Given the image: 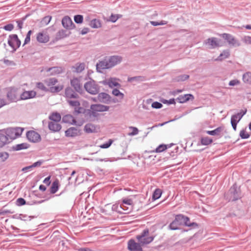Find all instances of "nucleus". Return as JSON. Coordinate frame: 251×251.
Segmentation results:
<instances>
[{
	"label": "nucleus",
	"instance_id": "obj_51",
	"mask_svg": "<svg viewBox=\"0 0 251 251\" xmlns=\"http://www.w3.org/2000/svg\"><path fill=\"white\" fill-rule=\"evenodd\" d=\"M36 87L37 88L42 91H44L45 92H49V89L46 88V87H45V86L42 82H37L36 83Z\"/></svg>",
	"mask_w": 251,
	"mask_h": 251
},
{
	"label": "nucleus",
	"instance_id": "obj_52",
	"mask_svg": "<svg viewBox=\"0 0 251 251\" xmlns=\"http://www.w3.org/2000/svg\"><path fill=\"white\" fill-rule=\"evenodd\" d=\"M240 137L243 139H248L250 137V135L247 133L245 129H242L240 131Z\"/></svg>",
	"mask_w": 251,
	"mask_h": 251
},
{
	"label": "nucleus",
	"instance_id": "obj_18",
	"mask_svg": "<svg viewBox=\"0 0 251 251\" xmlns=\"http://www.w3.org/2000/svg\"><path fill=\"white\" fill-rule=\"evenodd\" d=\"M70 84L72 88L73 87L76 92L80 94L82 93V87L80 84V80L78 78L75 77L71 79Z\"/></svg>",
	"mask_w": 251,
	"mask_h": 251
},
{
	"label": "nucleus",
	"instance_id": "obj_24",
	"mask_svg": "<svg viewBox=\"0 0 251 251\" xmlns=\"http://www.w3.org/2000/svg\"><path fill=\"white\" fill-rule=\"evenodd\" d=\"M48 127L50 130L55 132L59 131L62 126L61 125L57 123V122H49L48 123Z\"/></svg>",
	"mask_w": 251,
	"mask_h": 251
},
{
	"label": "nucleus",
	"instance_id": "obj_22",
	"mask_svg": "<svg viewBox=\"0 0 251 251\" xmlns=\"http://www.w3.org/2000/svg\"><path fill=\"white\" fill-rule=\"evenodd\" d=\"M133 204V201L131 199L128 198H125L122 200V202L120 204V207L124 211H127L126 213H129L130 210L128 209V207L126 206V205H132Z\"/></svg>",
	"mask_w": 251,
	"mask_h": 251
},
{
	"label": "nucleus",
	"instance_id": "obj_49",
	"mask_svg": "<svg viewBox=\"0 0 251 251\" xmlns=\"http://www.w3.org/2000/svg\"><path fill=\"white\" fill-rule=\"evenodd\" d=\"M9 154L7 152H0V158L2 162H4L9 157Z\"/></svg>",
	"mask_w": 251,
	"mask_h": 251
},
{
	"label": "nucleus",
	"instance_id": "obj_45",
	"mask_svg": "<svg viewBox=\"0 0 251 251\" xmlns=\"http://www.w3.org/2000/svg\"><path fill=\"white\" fill-rule=\"evenodd\" d=\"M75 22L77 24H81L83 22V16L82 15H76L74 17Z\"/></svg>",
	"mask_w": 251,
	"mask_h": 251
},
{
	"label": "nucleus",
	"instance_id": "obj_41",
	"mask_svg": "<svg viewBox=\"0 0 251 251\" xmlns=\"http://www.w3.org/2000/svg\"><path fill=\"white\" fill-rule=\"evenodd\" d=\"M63 88V85H58L56 86H51L49 89V92L51 93H57L62 90Z\"/></svg>",
	"mask_w": 251,
	"mask_h": 251
},
{
	"label": "nucleus",
	"instance_id": "obj_21",
	"mask_svg": "<svg viewBox=\"0 0 251 251\" xmlns=\"http://www.w3.org/2000/svg\"><path fill=\"white\" fill-rule=\"evenodd\" d=\"M36 92L32 91H24L20 95V99L21 100H25L35 97Z\"/></svg>",
	"mask_w": 251,
	"mask_h": 251
},
{
	"label": "nucleus",
	"instance_id": "obj_11",
	"mask_svg": "<svg viewBox=\"0 0 251 251\" xmlns=\"http://www.w3.org/2000/svg\"><path fill=\"white\" fill-rule=\"evenodd\" d=\"M26 136L27 139L32 143H38L41 140L40 135L34 130L28 131L26 133Z\"/></svg>",
	"mask_w": 251,
	"mask_h": 251
},
{
	"label": "nucleus",
	"instance_id": "obj_56",
	"mask_svg": "<svg viewBox=\"0 0 251 251\" xmlns=\"http://www.w3.org/2000/svg\"><path fill=\"white\" fill-rule=\"evenodd\" d=\"M51 19V16H47L44 17L41 21L43 25H47L50 22Z\"/></svg>",
	"mask_w": 251,
	"mask_h": 251
},
{
	"label": "nucleus",
	"instance_id": "obj_10",
	"mask_svg": "<svg viewBox=\"0 0 251 251\" xmlns=\"http://www.w3.org/2000/svg\"><path fill=\"white\" fill-rule=\"evenodd\" d=\"M106 57L109 69L120 64L123 59L122 57L119 55H112L109 57Z\"/></svg>",
	"mask_w": 251,
	"mask_h": 251
},
{
	"label": "nucleus",
	"instance_id": "obj_13",
	"mask_svg": "<svg viewBox=\"0 0 251 251\" xmlns=\"http://www.w3.org/2000/svg\"><path fill=\"white\" fill-rule=\"evenodd\" d=\"M6 97L10 102H16L20 100L18 98L17 89L14 87H11L9 89L7 93Z\"/></svg>",
	"mask_w": 251,
	"mask_h": 251
},
{
	"label": "nucleus",
	"instance_id": "obj_33",
	"mask_svg": "<svg viewBox=\"0 0 251 251\" xmlns=\"http://www.w3.org/2000/svg\"><path fill=\"white\" fill-rule=\"evenodd\" d=\"M88 25L93 28H98L101 27L100 21L97 19L91 20L88 23Z\"/></svg>",
	"mask_w": 251,
	"mask_h": 251
},
{
	"label": "nucleus",
	"instance_id": "obj_50",
	"mask_svg": "<svg viewBox=\"0 0 251 251\" xmlns=\"http://www.w3.org/2000/svg\"><path fill=\"white\" fill-rule=\"evenodd\" d=\"M85 65L84 63H82L79 64H76L75 70L76 73H80L84 70Z\"/></svg>",
	"mask_w": 251,
	"mask_h": 251
},
{
	"label": "nucleus",
	"instance_id": "obj_47",
	"mask_svg": "<svg viewBox=\"0 0 251 251\" xmlns=\"http://www.w3.org/2000/svg\"><path fill=\"white\" fill-rule=\"evenodd\" d=\"M247 109H246L245 110H242L240 112L237 113V114L233 115V116H235L237 120H238L239 121L241 120L244 115H245L247 113Z\"/></svg>",
	"mask_w": 251,
	"mask_h": 251
},
{
	"label": "nucleus",
	"instance_id": "obj_8",
	"mask_svg": "<svg viewBox=\"0 0 251 251\" xmlns=\"http://www.w3.org/2000/svg\"><path fill=\"white\" fill-rule=\"evenodd\" d=\"M97 99L99 100V102L105 103L109 104L111 102H116V99H112L111 97L106 93L101 92L98 93Z\"/></svg>",
	"mask_w": 251,
	"mask_h": 251
},
{
	"label": "nucleus",
	"instance_id": "obj_55",
	"mask_svg": "<svg viewBox=\"0 0 251 251\" xmlns=\"http://www.w3.org/2000/svg\"><path fill=\"white\" fill-rule=\"evenodd\" d=\"M19 217H18L17 219H19L21 220L23 219V218H29V221H31V220L32 219L37 217V216H27V215L23 214H19Z\"/></svg>",
	"mask_w": 251,
	"mask_h": 251
},
{
	"label": "nucleus",
	"instance_id": "obj_26",
	"mask_svg": "<svg viewBox=\"0 0 251 251\" xmlns=\"http://www.w3.org/2000/svg\"><path fill=\"white\" fill-rule=\"evenodd\" d=\"M36 39L37 41L39 43H46L49 41V37L43 32H39L37 34Z\"/></svg>",
	"mask_w": 251,
	"mask_h": 251
},
{
	"label": "nucleus",
	"instance_id": "obj_7",
	"mask_svg": "<svg viewBox=\"0 0 251 251\" xmlns=\"http://www.w3.org/2000/svg\"><path fill=\"white\" fill-rule=\"evenodd\" d=\"M7 43L12 48L13 53L20 47L21 41L17 34H11L9 35Z\"/></svg>",
	"mask_w": 251,
	"mask_h": 251
},
{
	"label": "nucleus",
	"instance_id": "obj_40",
	"mask_svg": "<svg viewBox=\"0 0 251 251\" xmlns=\"http://www.w3.org/2000/svg\"><path fill=\"white\" fill-rule=\"evenodd\" d=\"M57 82H58L57 79L54 77L49 78L45 80V83L48 86H53V85H55Z\"/></svg>",
	"mask_w": 251,
	"mask_h": 251
},
{
	"label": "nucleus",
	"instance_id": "obj_20",
	"mask_svg": "<svg viewBox=\"0 0 251 251\" xmlns=\"http://www.w3.org/2000/svg\"><path fill=\"white\" fill-rule=\"evenodd\" d=\"M109 69L106 60V57H105L102 60L99 61L96 64V70L98 72L101 73L102 70Z\"/></svg>",
	"mask_w": 251,
	"mask_h": 251
},
{
	"label": "nucleus",
	"instance_id": "obj_28",
	"mask_svg": "<svg viewBox=\"0 0 251 251\" xmlns=\"http://www.w3.org/2000/svg\"><path fill=\"white\" fill-rule=\"evenodd\" d=\"M43 162V161L42 160H38V161L34 162L31 165L24 167L22 169V171L26 172L27 171H29L30 170H31V169H32L33 168L40 167L42 164Z\"/></svg>",
	"mask_w": 251,
	"mask_h": 251
},
{
	"label": "nucleus",
	"instance_id": "obj_29",
	"mask_svg": "<svg viewBox=\"0 0 251 251\" xmlns=\"http://www.w3.org/2000/svg\"><path fill=\"white\" fill-rule=\"evenodd\" d=\"M67 31L64 29L59 30L56 34L55 40L58 41L63 39L69 35V34H67Z\"/></svg>",
	"mask_w": 251,
	"mask_h": 251
},
{
	"label": "nucleus",
	"instance_id": "obj_57",
	"mask_svg": "<svg viewBox=\"0 0 251 251\" xmlns=\"http://www.w3.org/2000/svg\"><path fill=\"white\" fill-rule=\"evenodd\" d=\"M242 41L246 44L251 45V36H245L242 38Z\"/></svg>",
	"mask_w": 251,
	"mask_h": 251
},
{
	"label": "nucleus",
	"instance_id": "obj_30",
	"mask_svg": "<svg viewBox=\"0 0 251 251\" xmlns=\"http://www.w3.org/2000/svg\"><path fill=\"white\" fill-rule=\"evenodd\" d=\"M184 226L190 227V229H195L198 228L199 225L196 222H191L190 218L186 217L185 218V222L184 223Z\"/></svg>",
	"mask_w": 251,
	"mask_h": 251
},
{
	"label": "nucleus",
	"instance_id": "obj_3",
	"mask_svg": "<svg viewBox=\"0 0 251 251\" xmlns=\"http://www.w3.org/2000/svg\"><path fill=\"white\" fill-rule=\"evenodd\" d=\"M109 109V106L101 104H92L90 105V109H85L82 107L78 109L79 114H83L85 118L91 120L92 118H95L98 117V112L107 111Z\"/></svg>",
	"mask_w": 251,
	"mask_h": 251
},
{
	"label": "nucleus",
	"instance_id": "obj_14",
	"mask_svg": "<svg viewBox=\"0 0 251 251\" xmlns=\"http://www.w3.org/2000/svg\"><path fill=\"white\" fill-rule=\"evenodd\" d=\"M24 129L21 127L11 128L7 129V132L10 135L11 141L20 136L23 131Z\"/></svg>",
	"mask_w": 251,
	"mask_h": 251
},
{
	"label": "nucleus",
	"instance_id": "obj_4",
	"mask_svg": "<svg viewBox=\"0 0 251 251\" xmlns=\"http://www.w3.org/2000/svg\"><path fill=\"white\" fill-rule=\"evenodd\" d=\"M225 199L228 201H236L241 198V191L240 188L234 183L229 189L228 191L225 194Z\"/></svg>",
	"mask_w": 251,
	"mask_h": 251
},
{
	"label": "nucleus",
	"instance_id": "obj_27",
	"mask_svg": "<svg viewBox=\"0 0 251 251\" xmlns=\"http://www.w3.org/2000/svg\"><path fill=\"white\" fill-rule=\"evenodd\" d=\"M230 56V51L229 50H224L222 52L220 53L219 56L215 59L216 61H222L225 59L228 58Z\"/></svg>",
	"mask_w": 251,
	"mask_h": 251
},
{
	"label": "nucleus",
	"instance_id": "obj_62",
	"mask_svg": "<svg viewBox=\"0 0 251 251\" xmlns=\"http://www.w3.org/2000/svg\"><path fill=\"white\" fill-rule=\"evenodd\" d=\"M66 241H68V240H61L59 243V245L61 246L63 248V250L65 251L69 249V247L66 245Z\"/></svg>",
	"mask_w": 251,
	"mask_h": 251
},
{
	"label": "nucleus",
	"instance_id": "obj_19",
	"mask_svg": "<svg viewBox=\"0 0 251 251\" xmlns=\"http://www.w3.org/2000/svg\"><path fill=\"white\" fill-rule=\"evenodd\" d=\"M80 130L75 127H71L65 131V135L66 137L74 138L79 136Z\"/></svg>",
	"mask_w": 251,
	"mask_h": 251
},
{
	"label": "nucleus",
	"instance_id": "obj_17",
	"mask_svg": "<svg viewBox=\"0 0 251 251\" xmlns=\"http://www.w3.org/2000/svg\"><path fill=\"white\" fill-rule=\"evenodd\" d=\"M220 41H221V40L218 38L211 37L205 40L204 43L206 45H209L210 49H215L217 47L222 46V45H220Z\"/></svg>",
	"mask_w": 251,
	"mask_h": 251
},
{
	"label": "nucleus",
	"instance_id": "obj_64",
	"mask_svg": "<svg viewBox=\"0 0 251 251\" xmlns=\"http://www.w3.org/2000/svg\"><path fill=\"white\" fill-rule=\"evenodd\" d=\"M50 178V176H49L48 177H46L43 180V183L46 184L47 186H49L51 183Z\"/></svg>",
	"mask_w": 251,
	"mask_h": 251
},
{
	"label": "nucleus",
	"instance_id": "obj_59",
	"mask_svg": "<svg viewBox=\"0 0 251 251\" xmlns=\"http://www.w3.org/2000/svg\"><path fill=\"white\" fill-rule=\"evenodd\" d=\"M129 128L132 129V131L130 133H129L128 135L134 136V135L138 134V133L139 132V130L137 127H133V126H130Z\"/></svg>",
	"mask_w": 251,
	"mask_h": 251
},
{
	"label": "nucleus",
	"instance_id": "obj_43",
	"mask_svg": "<svg viewBox=\"0 0 251 251\" xmlns=\"http://www.w3.org/2000/svg\"><path fill=\"white\" fill-rule=\"evenodd\" d=\"M25 204H27L28 205H31V204H30L29 202H27L26 203L25 200L22 198H18L16 201V205L18 206H21L25 205Z\"/></svg>",
	"mask_w": 251,
	"mask_h": 251
},
{
	"label": "nucleus",
	"instance_id": "obj_58",
	"mask_svg": "<svg viewBox=\"0 0 251 251\" xmlns=\"http://www.w3.org/2000/svg\"><path fill=\"white\" fill-rule=\"evenodd\" d=\"M27 16V15H26L24 18H22L21 20H18L16 21V23H17L19 29H21L23 28L24 21L25 20Z\"/></svg>",
	"mask_w": 251,
	"mask_h": 251
},
{
	"label": "nucleus",
	"instance_id": "obj_63",
	"mask_svg": "<svg viewBox=\"0 0 251 251\" xmlns=\"http://www.w3.org/2000/svg\"><path fill=\"white\" fill-rule=\"evenodd\" d=\"M240 83V81L237 79H233L229 81L228 85L231 86H233L238 85Z\"/></svg>",
	"mask_w": 251,
	"mask_h": 251
},
{
	"label": "nucleus",
	"instance_id": "obj_32",
	"mask_svg": "<svg viewBox=\"0 0 251 251\" xmlns=\"http://www.w3.org/2000/svg\"><path fill=\"white\" fill-rule=\"evenodd\" d=\"M29 147V145L26 143H23L13 146L12 148L13 151H20L22 150L27 149Z\"/></svg>",
	"mask_w": 251,
	"mask_h": 251
},
{
	"label": "nucleus",
	"instance_id": "obj_39",
	"mask_svg": "<svg viewBox=\"0 0 251 251\" xmlns=\"http://www.w3.org/2000/svg\"><path fill=\"white\" fill-rule=\"evenodd\" d=\"M162 195V191L160 189H156L153 192L152 199L153 201L158 199Z\"/></svg>",
	"mask_w": 251,
	"mask_h": 251
},
{
	"label": "nucleus",
	"instance_id": "obj_5",
	"mask_svg": "<svg viewBox=\"0 0 251 251\" xmlns=\"http://www.w3.org/2000/svg\"><path fill=\"white\" fill-rule=\"evenodd\" d=\"M84 88L85 90L90 94H98L100 90V86L96 83V82L92 79H90L89 81L84 84Z\"/></svg>",
	"mask_w": 251,
	"mask_h": 251
},
{
	"label": "nucleus",
	"instance_id": "obj_38",
	"mask_svg": "<svg viewBox=\"0 0 251 251\" xmlns=\"http://www.w3.org/2000/svg\"><path fill=\"white\" fill-rule=\"evenodd\" d=\"M213 140L208 137H201V145L207 146L212 143Z\"/></svg>",
	"mask_w": 251,
	"mask_h": 251
},
{
	"label": "nucleus",
	"instance_id": "obj_23",
	"mask_svg": "<svg viewBox=\"0 0 251 251\" xmlns=\"http://www.w3.org/2000/svg\"><path fill=\"white\" fill-rule=\"evenodd\" d=\"M224 129V127L223 126H219L213 130H206L205 132L210 135L220 136V137H221L223 135V134H221V133Z\"/></svg>",
	"mask_w": 251,
	"mask_h": 251
},
{
	"label": "nucleus",
	"instance_id": "obj_15",
	"mask_svg": "<svg viewBox=\"0 0 251 251\" xmlns=\"http://www.w3.org/2000/svg\"><path fill=\"white\" fill-rule=\"evenodd\" d=\"M194 99V96L191 94L180 95L176 99H174V105L176 104V102L181 103L187 102L190 100H193Z\"/></svg>",
	"mask_w": 251,
	"mask_h": 251
},
{
	"label": "nucleus",
	"instance_id": "obj_16",
	"mask_svg": "<svg viewBox=\"0 0 251 251\" xmlns=\"http://www.w3.org/2000/svg\"><path fill=\"white\" fill-rule=\"evenodd\" d=\"M12 141L10 139V135L6 132L0 131V148L3 147L5 145Z\"/></svg>",
	"mask_w": 251,
	"mask_h": 251
},
{
	"label": "nucleus",
	"instance_id": "obj_2",
	"mask_svg": "<svg viewBox=\"0 0 251 251\" xmlns=\"http://www.w3.org/2000/svg\"><path fill=\"white\" fill-rule=\"evenodd\" d=\"M72 87L68 86L65 89V97L66 100L70 107H73L74 110L73 112L74 115L79 114L78 109L82 108L80 106V102L77 99L79 98V96Z\"/></svg>",
	"mask_w": 251,
	"mask_h": 251
},
{
	"label": "nucleus",
	"instance_id": "obj_42",
	"mask_svg": "<svg viewBox=\"0 0 251 251\" xmlns=\"http://www.w3.org/2000/svg\"><path fill=\"white\" fill-rule=\"evenodd\" d=\"M145 80V76H136L131 77H128L127 79V81L128 82H132L133 81H143Z\"/></svg>",
	"mask_w": 251,
	"mask_h": 251
},
{
	"label": "nucleus",
	"instance_id": "obj_54",
	"mask_svg": "<svg viewBox=\"0 0 251 251\" xmlns=\"http://www.w3.org/2000/svg\"><path fill=\"white\" fill-rule=\"evenodd\" d=\"M113 143V140L109 139L108 142L101 145L100 147L101 149H107Z\"/></svg>",
	"mask_w": 251,
	"mask_h": 251
},
{
	"label": "nucleus",
	"instance_id": "obj_46",
	"mask_svg": "<svg viewBox=\"0 0 251 251\" xmlns=\"http://www.w3.org/2000/svg\"><path fill=\"white\" fill-rule=\"evenodd\" d=\"M112 94L115 96L119 97L120 99H123L124 98V94L117 88H115L112 90Z\"/></svg>",
	"mask_w": 251,
	"mask_h": 251
},
{
	"label": "nucleus",
	"instance_id": "obj_35",
	"mask_svg": "<svg viewBox=\"0 0 251 251\" xmlns=\"http://www.w3.org/2000/svg\"><path fill=\"white\" fill-rule=\"evenodd\" d=\"M242 79L244 82L251 84V72H247L244 74Z\"/></svg>",
	"mask_w": 251,
	"mask_h": 251
},
{
	"label": "nucleus",
	"instance_id": "obj_36",
	"mask_svg": "<svg viewBox=\"0 0 251 251\" xmlns=\"http://www.w3.org/2000/svg\"><path fill=\"white\" fill-rule=\"evenodd\" d=\"M84 130L86 132L90 133L95 132V126L92 124H86L84 126Z\"/></svg>",
	"mask_w": 251,
	"mask_h": 251
},
{
	"label": "nucleus",
	"instance_id": "obj_48",
	"mask_svg": "<svg viewBox=\"0 0 251 251\" xmlns=\"http://www.w3.org/2000/svg\"><path fill=\"white\" fill-rule=\"evenodd\" d=\"M122 15L120 14H112L111 16L109 17V21L111 22L112 23L116 22L118 19L122 17Z\"/></svg>",
	"mask_w": 251,
	"mask_h": 251
},
{
	"label": "nucleus",
	"instance_id": "obj_12",
	"mask_svg": "<svg viewBox=\"0 0 251 251\" xmlns=\"http://www.w3.org/2000/svg\"><path fill=\"white\" fill-rule=\"evenodd\" d=\"M61 23L63 27L68 30L74 29L76 27L69 16H64L62 19Z\"/></svg>",
	"mask_w": 251,
	"mask_h": 251
},
{
	"label": "nucleus",
	"instance_id": "obj_34",
	"mask_svg": "<svg viewBox=\"0 0 251 251\" xmlns=\"http://www.w3.org/2000/svg\"><path fill=\"white\" fill-rule=\"evenodd\" d=\"M49 119L51 122H59L61 119L60 114L58 112H53L50 116Z\"/></svg>",
	"mask_w": 251,
	"mask_h": 251
},
{
	"label": "nucleus",
	"instance_id": "obj_44",
	"mask_svg": "<svg viewBox=\"0 0 251 251\" xmlns=\"http://www.w3.org/2000/svg\"><path fill=\"white\" fill-rule=\"evenodd\" d=\"M103 83L104 84H108V86L110 88L117 87V88H119L121 86V84L118 82L113 81L112 80L109 81L108 83H107L105 81H103Z\"/></svg>",
	"mask_w": 251,
	"mask_h": 251
},
{
	"label": "nucleus",
	"instance_id": "obj_60",
	"mask_svg": "<svg viewBox=\"0 0 251 251\" xmlns=\"http://www.w3.org/2000/svg\"><path fill=\"white\" fill-rule=\"evenodd\" d=\"M162 106H163L162 104L158 101L153 102L151 104V107L152 108H155V109L161 108Z\"/></svg>",
	"mask_w": 251,
	"mask_h": 251
},
{
	"label": "nucleus",
	"instance_id": "obj_53",
	"mask_svg": "<svg viewBox=\"0 0 251 251\" xmlns=\"http://www.w3.org/2000/svg\"><path fill=\"white\" fill-rule=\"evenodd\" d=\"M167 150V147L165 144H161L159 145L155 149L156 152H161Z\"/></svg>",
	"mask_w": 251,
	"mask_h": 251
},
{
	"label": "nucleus",
	"instance_id": "obj_61",
	"mask_svg": "<svg viewBox=\"0 0 251 251\" xmlns=\"http://www.w3.org/2000/svg\"><path fill=\"white\" fill-rule=\"evenodd\" d=\"M3 28L6 31H10L14 28V25L12 24H9L4 25Z\"/></svg>",
	"mask_w": 251,
	"mask_h": 251
},
{
	"label": "nucleus",
	"instance_id": "obj_37",
	"mask_svg": "<svg viewBox=\"0 0 251 251\" xmlns=\"http://www.w3.org/2000/svg\"><path fill=\"white\" fill-rule=\"evenodd\" d=\"M189 77V75L185 74L180 75L174 78V81H183L187 79Z\"/></svg>",
	"mask_w": 251,
	"mask_h": 251
},
{
	"label": "nucleus",
	"instance_id": "obj_31",
	"mask_svg": "<svg viewBox=\"0 0 251 251\" xmlns=\"http://www.w3.org/2000/svg\"><path fill=\"white\" fill-rule=\"evenodd\" d=\"M59 181L56 179L52 183L50 188V193L52 194H55L59 189Z\"/></svg>",
	"mask_w": 251,
	"mask_h": 251
},
{
	"label": "nucleus",
	"instance_id": "obj_25",
	"mask_svg": "<svg viewBox=\"0 0 251 251\" xmlns=\"http://www.w3.org/2000/svg\"><path fill=\"white\" fill-rule=\"evenodd\" d=\"M62 122L71 125H76V121L74 117L71 114L64 115L62 120Z\"/></svg>",
	"mask_w": 251,
	"mask_h": 251
},
{
	"label": "nucleus",
	"instance_id": "obj_9",
	"mask_svg": "<svg viewBox=\"0 0 251 251\" xmlns=\"http://www.w3.org/2000/svg\"><path fill=\"white\" fill-rule=\"evenodd\" d=\"M186 217L187 216H185L181 214H178L176 216L175 219L174 220V230L179 229L180 230V231L181 232L188 231V230H185L184 229L176 227L175 226V225L184 226V223L185 222V218H186Z\"/></svg>",
	"mask_w": 251,
	"mask_h": 251
},
{
	"label": "nucleus",
	"instance_id": "obj_6",
	"mask_svg": "<svg viewBox=\"0 0 251 251\" xmlns=\"http://www.w3.org/2000/svg\"><path fill=\"white\" fill-rule=\"evenodd\" d=\"M219 36L226 41L230 46L236 47L241 46L240 41L230 34L224 33L220 34Z\"/></svg>",
	"mask_w": 251,
	"mask_h": 251
},
{
	"label": "nucleus",
	"instance_id": "obj_1",
	"mask_svg": "<svg viewBox=\"0 0 251 251\" xmlns=\"http://www.w3.org/2000/svg\"><path fill=\"white\" fill-rule=\"evenodd\" d=\"M154 236H149V230L148 228L144 229L140 234L136 236L139 243H136L133 239H130L127 243V249L129 251H143L141 245L151 243Z\"/></svg>",
	"mask_w": 251,
	"mask_h": 251
}]
</instances>
